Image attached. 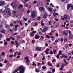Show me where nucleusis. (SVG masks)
<instances>
[{
    "label": "nucleus",
    "instance_id": "obj_16",
    "mask_svg": "<svg viewBox=\"0 0 73 73\" xmlns=\"http://www.w3.org/2000/svg\"><path fill=\"white\" fill-rule=\"evenodd\" d=\"M44 29L46 31H48V29H47V27H46V26H45L44 28Z\"/></svg>",
    "mask_w": 73,
    "mask_h": 73
},
{
    "label": "nucleus",
    "instance_id": "obj_3",
    "mask_svg": "<svg viewBox=\"0 0 73 73\" xmlns=\"http://www.w3.org/2000/svg\"><path fill=\"white\" fill-rule=\"evenodd\" d=\"M68 15H64V19L65 20H66V21L67 22H69V20H70V18H68Z\"/></svg>",
    "mask_w": 73,
    "mask_h": 73
},
{
    "label": "nucleus",
    "instance_id": "obj_5",
    "mask_svg": "<svg viewBox=\"0 0 73 73\" xmlns=\"http://www.w3.org/2000/svg\"><path fill=\"white\" fill-rule=\"evenodd\" d=\"M6 4L5 1H0V6H3V5H5Z\"/></svg>",
    "mask_w": 73,
    "mask_h": 73
},
{
    "label": "nucleus",
    "instance_id": "obj_36",
    "mask_svg": "<svg viewBox=\"0 0 73 73\" xmlns=\"http://www.w3.org/2000/svg\"><path fill=\"white\" fill-rule=\"evenodd\" d=\"M36 33V31H33L32 32V33H33V34H34V35H35V34Z\"/></svg>",
    "mask_w": 73,
    "mask_h": 73
},
{
    "label": "nucleus",
    "instance_id": "obj_47",
    "mask_svg": "<svg viewBox=\"0 0 73 73\" xmlns=\"http://www.w3.org/2000/svg\"><path fill=\"white\" fill-rule=\"evenodd\" d=\"M34 57H35V58H36V56H37V54H35L34 55Z\"/></svg>",
    "mask_w": 73,
    "mask_h": 73
},
{
    "label": "nucleus",
    "instance_id": "obj_30",
    "mask_svg": "<svg viewBox=\"0 0 73 73\" xmlns=\"http://www.w3.org/2000/svg\"><path fill=\"white\" fill-rule=\"evenodd\" d=\"M56 66V67H57L58 68L60 67V66H59V64H58V63L57 64Z\"/></svg>",
    "mask_w": 73,
    "mask_h": 73
},
{
    "label": "nucleus",
    "instance_id": "obj_19",
    "mask_svg": "<svg viewBox=\"0 0 73 73\" xmlns=\"http://www.w3.org/2000/svg\"><path fill=\"white\" fill-rule=\"evenodd\" d=\"M40 10V11H44V8L42 7H40L39 8Z\"/></svg>",
    "mask_w": 73,
    "mask_h": 73
},
{
    "label": "nucleus",
    "instance_id": "obj_49",
    "mask_svg": "<svg viewBox=\"0 0 73 73\" xmlns=\"http://www.w3.org/2000/svg\"><path fill=\"white\" fill-rule=\"evenodd\" d=\"M56 57H57V58H59V54H58V55L57 56H56Z\"/></svg>",
    "mask_w": 73,
    "mask_h": 73
},
{
    "label": "nucleus",
    "instance_id": "obj_35",
    "mask_svg": "<svg viewBox=\"0 0 73 73\" xmlns=\"http://www.w3.org/2000/svg\"><path fill=\"white\" fill-rule=\"evenodd\" d=\"M52 62H56V59H53V60L52 61Z\"/></svg>",
    "mask_w": 73,
    "mask_h": 73
},
{
    "label": "nucleus",
    "instance_id": "obj_52",
    "mask_svg": "<svg viewBox=\"0 0 73 73\" xmlns=\"http://www.w3.org/2000/svg\"><path fill=\"white\" fill-rule=\"evenodd\" d=\"M50 37L51 38H54V36H51Z\"/></svg>",
    "mask_w": 73,
    "mask_h": 73
},
{
    "label": "nucleus",
    "instance_id": "obj_23",
    "mask_svg": "<svg viewBox=\"0 0 73 73\" xmlns=\"http://www.w3.org/2000/svg\"><path fill=\"white\" fill-rule=\"evenodd\" d=\"M30 35L32 36H34V34H33L32 33H31L30 34Z\"/></svg>",
    "mask_w": 73,
    "mask_h": 73
},
{
    "label": "nucleus",
    "instance_id": "obj_2",
    "mask_svg": "<svg viewBox=\"0 0 73 73\" xmlns=\"http://www.w3.org/2000/svg\"><path fill=\"white\" fill-rule=\"evenodd\" d=\"M69 8H71V9L73 10V5L72 4H68V6L67 7V9L69 10Z\"/></svg>",
    "mask_w": 73,
    "mask_h": 73
},
{
    "label": "nucleus",
    "instance_id": "obj_61",
    "mask_svg": "<svg viewBox=\"0 0 73 73\" xmlns=\"http://www.w3.org/2000/svg\"><path fill=\"white\" fill-rule=\"evenodd\" d=\"M10 25L11 27H13V23H11L10 24Z\"/></svg>",
    "mask_w": 73,
    "mask_h": 73
},
{
    "label": "nucleus",
    "instance_id": "obj_15",
    "mask_svg": "<svg viewBox=\"0 0 73 73\" xmlns=\"http://www.w3.org/2000/svg\"><path fill=\"white\" fill-rule=\"evenodd\" d=\"M24 6L25 7H28V3H25L24 4Z\"/></svg>",
    "mask_w": 73,
    "mask_h": 73
},
{
    "label": "nucleus",
    "instance_id": "obj_29",
    "mask_svg": "<svg viewBox=\"0 0 73 73\" xmlns=\"http://www.w3.org/2000/svg\"><path fill=\"white\" fill-rule=\"evenodd\" d=\"M46 37L47 38H50V36H49L48 35H46Z\"/></svg>",
    "mask_w": 73,
    "mask_h": 73
},
{
    "label": "nucleus",
    "instance_id": "obj_44",
    "mask_svg": "<svg viewBox=\"0 0 73 73\" xmlns=\"http://www.w3.org/2000/svg\"><path fill=\"white\" fill-rule=\"evenodd\" d=\"M61 20H63V21H64V18H62V17H63L62 16H61Z\"/></svg>",
    "mask_w": 73,
    "mask_h": 73
},
{
    "label": "nucleus",
    "instance_id": "obj_51",
    "mask_svg": "<svg viewBox=\"0 0 73 73\" xmlns=\"http://www.w3.org/2000/svg\"><path fill=\"white\" fill-rule=\"evenodd\" d=\"M45 45L46 46H48V44H47V43L45 44Z\"/></svg>",
    "mask_w": 73,
    "mask_h": 73
},
{
    "label": "nucleus",
    "instance_id": "obj_55",
    "mask_svg": "<svg viewBox=\"0 0 73 73\" xmlns=\"http://www.w3.org/2000/svg\"><path fill=\"white\" fill-rule=\"evenodd\" d=\"M70 1V0H66V2L68 3H69V1Z\"/></svg>",
    "mask_w": 73,
    "mask_h": 73
},
{
    "label": "nucleus",
    "instance_id": "obj_7",
    "mask_svg": "<svg viewBox=\"0 0 73 73\" xmlns=\"http://www.w3.org/2000/svg\"><path fill=\"white\" fill-rule=\"evenodd\" d=\"M31 16L32 17H34L36 16V12H35V11L32 12L31 13Z\"/></svg>",
    "mask_w": 73,
    "mask_h": 73
},
{
    "label": "nucleus",
    "instance_id": "obj_46",
    "mask_svg": "<svg viewBox=\"0 0 73 73\" xmlns=\"http://www.w3.org/2000/svg\"><path fill=\"white\" fill-rule=\"evenodd\" d=\"M32 42L33 44H34V43H35V40H32Z\"/></svg>",
    "mask_w": 73,
    "mask_h": 73
},
{
    "label": "nucleus",
    "instance_id": "obj_24",
    "mask_svg": "<svg viewBox=\"0 0 73 73\" xmlns=\"http://www.w3.org/2000/svg\"><path fill=\"white\" fill-rule=\"evenodd\" d=\"M22 7H23V5H22L21 4L19 6V9H20V8H21Z\"/></svg>",
    "mask_w": 73,
    "mask_h": 73
},
{
    "label": "nucleus",
    "instance_id": "obj_14",
    "mask_svg": "<svg viewBox=\"0 0 73 73\" xmlns=\"http://www.w3.org/2000/svg\"><path fill=\"white\" fill-rule=\"evenodd\" d=\"M49 11L50 12H52L53 11V10H52V9H51V8L50 7H48V8Z\"/></svg>",
    "mask_w": 73,
    "mask_h": 73
},
{
    "label": "nucleus",
    "instance_id": "obj_56",
    "mask_svg": "<svg viewBox=\"0 0 73 73\" xmlns=\"http://www.w3.org/2000/svg\"><path fill=\"white\" fill-rule=\"evenodd\" d=\"M43 58L42 59V60H45V56H43Z\"/></svg>",
    "mask_w": 73,
    "mask_h": 73
},
{
    "label": "nucleus",
    "instance_id": "obj_27",
    "mask_svg": "<svg viewBox=\"0 0 73 73\" xmlns=\"http://www.w3.org/2000/svg\"><path fill=\"white\" fill-rule=\"evenodd\" d=\"M15 28H17V27H19V25H15Z\"/></svg>",
    "mask_w": 73,
    "mask_h": 73
},
{
    "label": "nucleus",
    "instance_id": "obj_64",
    "mask_svg": "<svg viewBox=\"0 0 73 73\" xmlns=\"http://www.w3.org/2000/svg\"><path fill=\"white\" fill-rule=\"evenodd\" d=\"M10 51L11 52H13V51L12 50V49H11L10 50Z\"/></svg>",
    "mask_w": 73,
    "mask_h": 73
},
{
    "label": "nucleus",
    "instance_id": "obj_41",
    "mask_svg": "<svg viewBox=\"0 0 73 73\" xmlns=\"http://www.w3.org/2000/svg\"><path fill=\"white\" fill-rule=\"evenodd\" d=\"M42 68L43 69H46V66L42 67Z\"/></svg>",
    "mask_w": 73,
    "mask_h": 73
},
{
    "label": "nucleus",
    "instance_id": "obj_17",
    "mask_svg": "<svg viewBox=\"0 0 73 73\" xmlns=\"http://www.w3.org/2000/svg\"><path fill=\"white\" fill-rule=\"evenodd\" d=\"M47 14L45 13L44 14V19H46V17H47Z\"/></svg>",
    "mask_w": 73,
    "mask_h": 73
},
{
    "label": "nucleus",
    "instance_id": "obj_42",
    "mask_svg": "<svg viewBox=\"0 0 73 73\" xmlns=\"http://www.w3.org/2000/svg\"><path fill=\"white\" fill-rule=\"evenodd\" d=\"M36 72H38V71H39V70H38V69H36Z\"/></svg>",
    "mask_w": 73,
    "mask_h": 73
},
{
    "label": "nucleus",
    "instance_id": "obj_32",
    "mask_svg": "<svg viewBox=\"0 0 73 73\" xmlns=\"http://www.w3.org/2000/svg\"><path fill=\"white\" fill-rule=\"evenodd\" d=\"M69 35H72V32H71V31H69Z\"/></svg>",
    "mask_w": 73,
    "mask_h": 73
},
{
    "label": "nucleus",
    "instance_id": "obj_21",
    "mask_svg": "<svg viewBox=\"0 0 73 73\" xmlns=\"http://www.w3.org/2000/svg\"><path fill=\"white\" fill-rule=\"evenodd\" d=\"M34 24V26H37V25H38V23L37 22H35V23Z\"/></svg>",
    "mask_w": 73,
    "mask_h": 73
},
{
    "label": "nucleus",
    "instance_id": "obj_59",
    "mask_svg": "<svg viewBox=\"0 0 73 73\" xmlns=\"http://www.w3.org/2000/svg\"><path fill=\"white\" fill-rule=\"evenodd\" d=\"M55 72V69H53L52 70V72L54 73Z\"/></svg>",
    "mask_w": 73,
    "mask_h": 73
},
{
    "label": "nucleus",
    "instance_id": "obj_60",
    "mask_svg": "<svg viewBox=\"0 0 73 73\" xmlns=\"http://www.w3.org/2000/svg\"><path fill=\"white\" fill-rule=\"evenodd\" d=\"M17 35V33H15V34H14L13 35V36H15V35Z\"/></svg>",
    "mask_w": 73,
    "mask_h": 73
},
{
    "label": "nucleus",
    "instance_id": "obj_28",
    "mask_svg": "<svg viewBox=\"0 0 73 73\" xmlns=\"http://www.w3.org/2000/svg\"><path fill=\"white\" fill-rule=\"evenodd\" d=\"M48 64L49 65V66H52V64L51 63H50L49 62H48Z\"/></svg>",
    "mask_w": 73,
    "mask_h": 73
},
{
    "label": "nucleus",
    "instance_id": "obj_33",
    "mask_svg": "<svg viewBox=\"0 0 73 73\" xmlns=\"http://www.w3.org/2000/svg\"><path fill=\"white\" fill-rule=\"evenodd\" d=\"M29 0H25L24 1V2L25 3H27V2H28V1Z\"/></svg>",
    "mask_w": 73,
    "mask_h": 73
},
{
    "label": "nucleus",
    "instance_id": "obj_20",
    "mask_svg": "<svg viewBox=\"0 0 73 73\" xmlns=\"http://www.w3.org/2000/svg\"><path fill=\"white\" fill-rule=\"evenodd\" d=\"M21 36H22L23 37H25V34H24V33H21Z\"/></svg>",
    "mask_w": 73,
    "mask_h": 73
},
{
    "label": "nucleus",
    "instance_id": "obj_10",
    "mask_svg": "<svg viewBox=\"0 0 73 73\" xmlns=\"http://www.w3.org/2000/svg\"><path fill=\"white\" fill-rule=\"evenodd\" d=\"M35 38L36 39H38L40 38V36L38 35H36L35 36Z\"/></svg>",
    "mask_w": 73,
    "mask_h": 73
},
{
    "label": "nucleus",
    "instance_id": "obj_25",
    "mask_svg": "<svg viewBox=\"0 0 73 73\" xmlns=\"http://www.w3.org/2000/svg\"><path fill=\"white\" fill-rule=\"evenodd\" d=\"M3 12L4 13H7V10H5L3 11Z\"/></svg>",
    "mask_w": 73,
    "mask_h": 73
},
{
    "label": "nucleus",
    "instance_id": "obj_37",
    "mask_svg": "<svg viewBox=\"0 0 73 73\" xmlns=\"http://www.w3.org/2000/svg\"><path fill=\"white\" fill-rule=\"evenodd\" d=\"M1 54L3 56H4V55H5V53L4 52H2Z\"/></svg>",
    "mask_w": 73,
    "mask_h": 73
},
{
    "label": "nucleus",
    "instance_id": "obj_4",
    "mask_svg": "<svg viewBox=\"0 0 73 73\" xmlns=\"http://www.w3.org/2000/svg\"><path fill=\"white\" fill-rule=\"evenodd\" d=\"M25 60H27L26 62V63H27V65H29L30 63V61L29 60V58L28 56H26L25 57Z\"/></svg>",
    "mask_w": 73,
    "mask_h": 73
},
{
    "label": "nucleus",
    "instance_id": "obj_34",
    "mask_svg": "<svg viewBox=\"0 0 73 73\" xmlns=\"http://www.w3.org/2000/svg\"><path fill=\"white\" fill-rule=\"evenodd\" d=\"M17 29L16 28H14L13 29L14 31H17Z\"/></svg>",
    "mask_w": 73,
    "mask_h": 73
},
{
    "label": "nucleus",
    "instance_id": "obj_1",
    "mask_svg": "<svg viewBox=\"0 0 73 73\" xmlns=\"http://www.w3.org/2000/svg\"><path fill=\"white\" fill-rule=\"evenodd\" d=\"M25 67L23 66H21L20 67L18 68V69H17L13 72V73H24Z\"/></svg>",
    "mask_w": 73,
    "mask_h": 73
},
{
    "label": "nucleus",
    "instance_id": "obj_58",
    "mask_svg": "<svg viewBox=\"0 0 73 73\" xmlns=\"http://www.w3.org/2000/svg\"><path fill=\"white\" fill-rule=\"evenodd\" d=\"M59 25L60 24H58L56 25V27H59Z\"/></svg>",
    "mask_w": 73,
    "mask_h": 73
},
{
    "label": "nucleus",
    "instance_id": "obj_8",
    "mask_svg": "<svg viewBox=\"0 0 73 73\" xmlns=\"http://www.w3.org/2000/svg\"><path fill=\"white\" fill-rule=\"evenodd\" d=\"M35 49L36 50H37V51H41V47H36L35 48Z\"/></svg>",
    "mask_w": 73,
    "mask_h": 73
},
{
    "label": "nucleus",
    "instance_id": "obj_50",
    "mask_svg": "<svg viewBox=\"0 0 73 73\" xmlns=\"http://www.w3.org/2000/svg\"><path fill=\"white\" fill-rule=\"evenodd\" d=\"M33 64H32V65H36L34 62H33Z\"/></svg>",
    "mask_w": 73,
    "mask_h": 73
},
{
    "label": "nucleus",
    "instance_id": "obj_11",
    "mask_svg": "<svg viewBox=\"0 0 73 73\" xmlns=\"http://www.w3.org/2000/svg\"><path fill=\"white\" fill-rule=\"evenodd\" d=\"M62 34L63 35H64V36H65V35H67V33H66L65 31H63Z\"/></svg>",
    "mask_w": 73,
    "mask_h": 73
},
{
    "label": "nucleus",
    "instance_id": "obj_62",
    "mask_svg": "<svg viewBox=\"0 0 73 73\" xmlns=\"http://www.w3.org/2000/svg\"><path fill=\"white\" fill-rule=\"evenodd\" d=\"M11 44H14V42H13V41H12L11 42Z\"/></svg>",
    "mask_w": 73,
    "mask_h": 73
},
{
    "label": "nucleus",
    "instance_id": "obj_22",
    "mask_svg": "<svg viewBox=\"0 0 73 73\" xmlns=\"http://www.w3.org/2000/svg\"><path fill=\"white\" fill-rule=\"evenodd\" d=\"M41 25L42 27H43L44 24L43 23V21H41Z\"/></svg>",
    "mask_w": 73,
    "mask_h": 73
},
{
    "label": "nucleus",
    "instance_id": "obj_6",
    "mask_svg": "<svg viewBox=\"0 0 73 73\" xmlns=\"http://www.w3.org/2000/svg\"><path fill=\"white\" fill-rule=\"evenodd\" d=\"M11 5L13 8H16L17 7V4L16 3H11Z\"/></svg>",
    "mask_w": 73,
    "mask_h": 73
},
{
    "label": "nucleus",
    "instance_id": "obj_40",
    "mask_svg": "<svg viewBox=\"0 0 73 73\" xmlns=\"http://www.w3.org/2000/svg\"><path fill=\"white\" fill-rule=\"evenodd\" d=\"M62 52H61V51H60L59 52V55H61V53Z\"/></svg>",
    "mask_w": 73,
    "mask_h": 73
},
{
    "label": "nucleus",
    "instance_id": "obj_57",
    "mask_svg": "<svg viewBox=\"0 0 73 73\" xmlns=\"http://www.w3.org/2000/svg\"><path fill=\"white\" fill-rule=\"evenodd\" d=\"M8 27H9V26L8 25H6V27L7 28H8Z\"/></svg>",
    "mask_w": 73,
    "mask_h": 73
},
{
    "label": "nucleus",
    "instance_id": "obj_39",
    "mask_svg": "<svg viewBox=\"0 0 73 73\" xmlns=\"http://www.w3.org/2000/svg\"><path fill=\"white\" fill-rule=\"evenodd\" d=\"M50 54H53V51L52 50H51L50 51Z\"/></svg>",
    "mask_w": 73,
    "mask_h": 73
},
{
    "label": "nucleus",
    "instance_id": "obj_18",
    "mask_svg": "<svg viewBox=\"0 0 73 73\" xmlns=\"http://www.w3.org/2000/svg\"><path fill=\"white\" fill-rule=\"evenodd\" d=\"M53 52L54 54H56V53H57V50L55 49L54 50H53Z\"/></svg>",
    "mask_w": 73,
    "mask_h": 73
},
{
    "label": "nucleus",
    "instance_id": "obj_26",
    "mask_svg": "<svg viewBox=\"0 0 73 73\" xmlns=\"http://www.w3.org/2000/svg\"><path fill=\"white\" fill-rule=\"evenodd\" d=\"M1 33H4L5 32V31H4V30H2L1 31Z\"/></svg>",
    "mask_w": 73,
    "mask_h": 73
},
{
    "label": "nucleus",
    "instance_id": "obj_38",
    "mask_svg": "<svg viewBox=\"0 0 73 73\" xmlns=\"http://www.w3.org/2000/svg\"><path fill=\"white\" fill-rule=\"evenodd\" d=\"M41 19V17H38V19L37 20H38V21H40V20Z\"/></svg>",
    "mask_w": 73,
    "mask_h": 73
},
{
    "label": "nucleus",
    "instance_id": "obj_31",
    "mask_svg": "<svg viewBox=\"0 0 73 73\" xmlns=\"http://www.w3.org/2000/svg\"><path fill=\"white\" fill-rule=\"evenodd\" d=\"M6 40L7 41H9L10 40V38H8L6 39Z\"/></svg>",
    "mask_w": 73,
    "mask_h": 73
},
{
    "label": "nucleus",
    "instance_id": "obj_45",
    "mask_svg": "<svg viewBox=\"0 0 73 73\" xmlns=\"http://www.w3.org/2000/svg\"><path fill=\"white\" fill-rule=\"evenodd\" d=\"M22 42H23V43H25V40H22Z\"/></svg>",
    "mask_w": 73,
    "mask_h": 73
},
{
    "label": "nucleus",
    "instance_id": "obj_53",
    "mask_svg": "<svg viewBox=\"0 0 73 73\" xmlns=\"http://www.w3.org/2000/svg\"><path fill=\"white\" fill-rule=\"evenodd\" d=\"M23 19H24V20H25L26 21H27V18H23Z\"/></svg>",
    "mask_w": 73,
    "mask_h": 73
},
{
    "label": "nucleus",
    "instance_id": "obj_43",
    "mask_svg": "<svg viewBox=\"0 0 73 73\" xmlns=\"http://www.w3.org/2000/svg\"><path fill=\"white\" fill-rule=\"evenodd\" d=\"M41 65V63H38V65H37V66H40Z\"/></svg>",
    "mask_w": 73,
    "mask_h": 73
},
{
    "label": "nucleus",
    "instance_id": "obj_9",
    "mask_svg": "<svg viewBox=\"0 0 73 73\" xmlns=\"http://www.w3.org/2000/svg\"><path fill=\"white\" fill-rule=\"evenodd\" d=\"M15 45L16 46V47L17 48H18V47H19V46L20 45L19 43H18V42H17V41L15 42Z\"/></svg>",
    "mask_w": 73,
    "mask_h": 73
},
{
    "label": "nucleus",
    "instance_id": "obj_63",
    "mask_svg": "<svg viewBox=\"0 0 73 73\" xmlns=\"http://www.w3.org/2000/svg\"><path fill=\"white\" fill-rule=\"evenodd\" d=\"M5 45H7V42H5L4 43Z\"/></svg>",
    "mask_w": 73,
    "mask_h": 73
},
{
    "label": "nucleus",
    "instance_id": "obj_13",
    "mask_svg": "<svg viewBox=\"0 0 73 73\" xmlns=\"http://www.w3.org/2000/svg\"><path fill=\"white\" fill-rule=\"evenodd\" d=\"M69 38L70 39H72L73 37V35H69Z\"/></svg>",
    "mask_w": 73,
    "mask_h": 73
},
{
    "label": "nucleus",
    "instance_id": "obj_12",
    "mask_svg": "<svg viewBox=\"0 0 73 73\" xmlns=\"http://www.w3.org/2000/svg\"><path fill=\"white\" fill-rule=\"evenodd\" d=\"M64 68V65L63 64H62L61 65V68H60V70H62V68Z\"/></svg>",
    "mask_w": 73,
    "mask_h": 73
},
{
    "label": "nucleus",
    "instance_id": "obj_48",
    "mask_svg": "<svg viewBox=\"0 0 73 73\" xmlns=\"http://www.w3.org/2000/svg\"><path fill=\"white\" fill-rule=\"evenodd\" d=\"M53 15L54 16H56V13H53Z\"/></svg>",
    "mask_w": 73,
    "mask_h": 73
},
{
    "label": "nucleus",
    "instance_id": "obj_54",
    "mask_svg": "<svg viewBox=\"0 0 73 73\" xmlns=\"http://www.w3.org/2000/svg\"><path fill=\"white\" fill-rule=\"evenodd\" d=\"M5 63H7L8 61L7 60H5L4 61Z\"/></svg>",
    "mask_w": 73,
    "mask_h": 73
}]
</instances>
